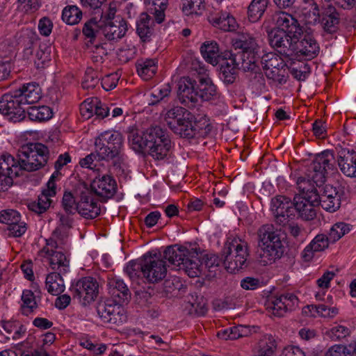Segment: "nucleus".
Wrapping results in <instances>:
<instances>
[{
	"instance_id": "nucleus-1",
	"label": "nucleus",
	"mask_w": 356,
	"mask_h": 356,
	"mask_svg": "<svg viewBox=\"0 0 356 356\" xmlns=\"http://www.w3.org/2000/svg\"><path fill=\"white\" fill-rule=\"evenodd\" d=\"M275 27L268 32L270 46L284 58L294 60L297 38L302 30L298 21L286 12H277L273 16Z\"/></svg>"
},
{
	"instance_id": "nucleus-2",
	"label": "nucleus",
	"mask_w": 356,
	"mask_h": 356,
	"mask_svg": "<svg viewBox=\"0 0 356 356\" xmlns=\"http://www.w3.org/2000/svg\"><path fill=\"white\" fill-rule=\"evenodd\" d=\"M41 97L42 90L38 83H24L1 97L0 113L11 122H21L26 118V111L23 106L36 103Z\"/></svg>"
},
{
	"instance_id": "nucleus-3",
	"label": "nucleus",
	"mask_w": 356,
	"mask_h": 356,
	"mask_svg": "<svg viewBox=\"0 0 356 356\" xmlns=\"http://www.w3.org/2000/svg\"><path fill=\"white\" fill-rule=\"evenodd\" d=\"M222 256V261L216 254L207 255L205 266L209 271L214 270L222 262L227 271H238L244 267L249 256L248 244L244 239L231 235L225 243Z\"/></svg>"
},
{
	"instance_id": "nucleus-4",
	"label": "nucleus",
	"mask_w": 356,
	"mask_h": 356,
	"mask_svg": "<svg viewBox=\"0 0 356 356\" xmlns=\"http://www.w3.org/2000/svg\"><path fill=\"white\" fill-rule=\"evenodd\" d=\"M260 262L266 266L280 259L284 253L281 231L272 224L261 226L257 230Z\"/></svg>"
},
{
	"instance_id": "nucleus-5",
	"label": "nucleus",
	"mask_w": 356,
	"mask_h": 356,
	"mask_svg": "<svg viewBox=\"0 0 356 356\" xmlns=\"http://www.w3.org/2000/svg\"><path fill=\"white\" fill-rule=\"evenodd\" d=\"M95 146L99 160L113 161L115 166L120 167L127 159L124 152V138L117 131L107 130L95 138Z\"/></svg>"
},
{
	"instance_id": "nucleus-6",
	"label": "nucleus",
	"mask_w": 356,
	"mask_h": 356,
	"mask_svg": "<svg viewBox=\"0 0 356 356\" xmlns=\"http://www.w3.org/2000/svg\"><path fill=\"white\" fill-rule=\"evenodd\" d=\"M19 171L33 172L44 166L49 159V149L39 143L22 145L17 155Z\"/></svg>"
},
{
	"instance_id": "nucleus-7",
	"label": "nucleus",
	"mask_w": 356,
	"mask_h": 356,
	"mask_svg": "<svg viewBox=\"0 0 356 356\" xmlns=\"http://www.w3.org/2000/svg\"><path fill=\"white\" fill-rule=\"evenodd\" d=\"M233 46L236 50H241L236 55L241 60V67L245 71L254 70L259 58L255 38L249 33H242L234 40Z\"/></svg>"
},
{
	"instance_id": "nucleus-8",
	"label": "nucleus",
	"mask_w": 356,
	"mask_h": 356,
	"mask_svg": "<svg viewBox=\"0 0 356 356\" xmlns=\"http://www.w3.org/2000/svg\"><path fill=\"white\" fill-rule=\"evenodd\" d=\"M148 139V154L154 159L162 160L167 156L172 143L165 129L159 126H152L146 130Z\"/></svg>"
},
{
	"instance_id": "nucleus-9",
	"label": "nucleus",
	"mask_w": 356,
	"mask_h": 356,
	"mask_svg": "<svg viewBox=\"0 0 356 356\" xmlns=\"http://www.w3.org/2000/svg\"><path fill=\"white\" fill-rule=\"evenodd\" d=\"M336 161L332 150H324L316 154L312 163L307 168L309 176L316 182L324 183L327 177L336 172Z\"/></svg>"
},
{
	"instance_id": "nucleus-10",
	"label": "nucleus",
	"mask_w": 356,
	"mask_h": 356,
	"mask_svg": "<svg viewBox=\"0 0 356 356\" xmlns=\"http://www.w3.org/2000/svg\"><path fill=\"white\" fill-rule=\"evenodd\" d=\"M70 292L74 299L83 306H87L95 301L99 293V284L92 277H83L72 283Z\"/></svg>"
},
{
	"instance_id": "nucleus-11",
	"label": "nucleus",
	"mask_w": 356,
	"mask_h": 356,
	"mask_svg": "<svg viewBox=\"0 0 356 356\" xmlns=\"http://www.w3.org/2000/svg\"><path fill=\"white\" fill-rule=\"evenodd\" d=\"M166 273L167 268L163 259L149 253L143 255L142 275L148 282H158L166 276Z\"/></svg>"
},
{
	"instance_id": "nucleus-12",
	"label": "nucleus",
	"mask_w": 356,
	"mask_h": 356,
	"mask_svg": "<svg viewBox=\"0 0 356 356\" xmlns=\"http://www.w3.org/2000/svg\"><path fill=\"white\" fill-rule=\"evenodd\" d=\"M208 125L205 119L197 121L194 115L189 112L188 115L183 118L172 131L180 137L193 138L206 133L205 129Z\"/></svg>"
},
{
	"instance_id": "nucleus-13",
	"label": "nucleus",
	"mask_w": 356,
	"mask_h": 356,
	"mask_svg": "<svg viewBox=\"0 0 356 356\" xmlns=\"http://www.w3.org/2000/svg\"><path fill=\"white\" fill-rule=\"evenodd\" d=\"M271 211L275 221L280 225H286L289 220L295 216L293 202L290 198L278 195L271 200Z\"/></svg>"
},
{
	"instance_id": "nucleus-14",
	"label": "nucleus",
	"mask_w": 356,
	"mask_h": 356,
	"mask_svg": "<svg viewBox=\"0 0 356 356\" xmlns=\"http://www.w3.org/2000/svg\"><path fill=\"white\" fill-rule=\"evenodd\" d=\"M298 302V298L293 293L282 294L270 298L266 307L277 316H283L288 311L292 310Z\"/></svg>"
},
{
	"instance_id": "nucleus-15",
	"label": "nucleus",
	"mask_w": 356,
	"mask_h": 356,
	"mask_svg": "<svg viewBox=\"0 0 356 356\" xmlns=\"http://www.w3.org/2000/svg\"><path fill=\"white\" fill-rule=\"evenodd\" d=\"M177 96L182 104L194 107L199 100L195 81L188 76L181 77L178 82Z\"/></svg>"
},
{
	"instance_id": "nucleus-16",
	"label": "nucleus",
	"mask_w": 356,
	"mask_h": 356,
	"mask_svg": "<svg viewBox=\"0 0 356 356\" xmlns=\"http://www.w3.org/2000/svg\"><path fill=\"white\" fill-rule=\"evenodd\" d=\"M318 193H312L308 195H296L293 198L295 211H297L300 217L305 220H311L316 216L315 207L318 206L317 198Z\"/></svg>"
},
{
	"instance_id": "nucleus-17",
	"label": "nucleus",
	"mask_w": 356,
	"mask_h": 356,
	"mask_svg": "<svg viewBox=\"0 0 356 356\" xmlns=\"http://www.w3.org/2000/svg\"><path fill=\"white\" fill-rule=\"evenodd\" d=\"M207 19L212 26L224 31H235L238 26L235 18L229 13L218 8L209 10Z\"/></svg>"
},
{
	"instance_id": "nucleus-18",
	"label": "nucleus",
	"mask_w": 356,
	"mask_h": 356,
	"mask_svg": "<svg viewBox=\"0 0 356 356\" xmlns=\"http://www.w3.org/2000/svg\"><path fill=\"white\" fill-rule=\"evenodd\" d=\"M317 202L323 209L327 211L334 212L340 207L341 194L338 187L330 184L325 185L318 193Z\"/></svg>"
},
{
	"instance_id": "nucleus-19",
	"label": "nucleus",
	"mask_w": 356,
	"mask_h": 356,
	"mask_svg": "<svg viewBox=\"0 0 356 356\" xmlns=\"http://www.w3.org/2000/svg\"><path fill=\"white\" fill-rule=\"evenodd\" d=\"M42 253L48 259L52 270H58L62 274H65L69 271L70 260L67 255V250L44 247Z\"/></svg>"
},
{
	"instance_id": "nucleus-20",
	"label": "nucleus",
	"mask_w": 356,
	"mask_h": 356,
	"mask_svg": "<svg viewBox=\"0 0 356 356\" xmlns=\"http://www.w3.org/2000/svg\"><path fill=\"white\" fill-rule=\"evenodd\" d=\"M320 47L316 40L309 35L297 38L294 60H311L316 57Z\"/></svg>"
},
{
	"instance_id": "nucleus-21",
	"label": "nucleus",
	"mask_w": 356,
	"mask_h": 356,
	"mask_svg": "<svg viewBox=\"0 0 356 356\" xmlns=\"http://www.w3.org/2000/svg\"><path fill=\"white\" fill-rule=\"evenodd\" d=\"M220 65L219 76L225 83H232L236 76V69L241 65V60L237 55L229 52L219 63Z\"/></svg>"
},
{
	"instance_id": "nucleus-22",
	"label": "nucleus",
	"mask_w": 356,
	"mask_h": 356,
	"mask_svg": "<svg viewBox=\"0 0 356 356\" xmlns=\"http://www.w3.org/2000/svg\"><path fill=\"white\" fill-rule=\"evenodd\" d=\"M340 14L332 4L324 5L321 9L320 24L329 33H335L340 24Z\"/></svg>"
},
{
	"instance_id": "nucleus-23",
	"label": "nucleus",
	"mask_w": 356,
	"mask_h": 356,
	"mask_svg": "<svg viewBox=\"0 0 356 356\" xmlns=\"http://www.w3.org/2000/svg\"><path fill=\"white\" fill-rule=\"evenodd\" d=\"M78 213L86 219H94L100 214V206L90 193H81L78 202Z\"/></svg>"
},
{
	"instance_id": "nucleus-24",
	"label": "nucleus",
	"mask_w": 356,
	"mask_h": 356,
	"mask_svg": "<svg viewBox=\"0 0 356 356\" xmlns=\"http://www.w3.org/2000/svg\"><path fill=\"white\" fill-rule=\"evenodd\" d=\"M91 189L98 196L110 198L116 191V182L110 175H103L96 177L91 183Z\"/></svg>"
},
{
	"instance_id": "nucleus-25",
	"label": "nucleus",
	"mask_w": 356,
	"mask_h": 356,
	"mask_svg": "<svg viewBox=\"0 0 356 356\" xmlns=\"http://www.w3.org/2000/svg\"><path fill=\"white\" fill-rule=\"evenodd\" d=\"M128 30L126 20L117 16L115 20L106 22L103 28V33L108 40H117L124 36Z\"/></svg>"
},
{
	"instance_id": "nucleus-26",
	"label": "nucleus",
	"mask_w": 356,
	"mask_h": 356,
	"mask_svg": "<svg viewBox=\"0 0 356 356\" xmlns=\"http://www.w3.org/2000/svg\"><path fill=\"white\" fill-rule=\"evenodd\" d=\"M337 162L341 172L348 177H356V152L342 149Z\"/></svg>"
},
{
	"instance_id": "nucleus-27",
	"label": "nucleus",
	"mask_w": 356,
	"mask_h": 356,
	"mask_svg": "<svg viewBox=\"0 0 356 356\" xmlns=\"http://www.w3.org/2000/svg\"><path fill=\"white\" fill-rule=\"evenodd\" d=\"M108 292L115 305H122L130 298V292L124 281L113 278L108 282Z\"/></svg>"
},
{
	"instance_id": "nucleus-28",
	"label": "nucleus",
	"mask_w": 356,
	"mask_h": 356,
	"mask_svg": "<svg viewBox=\"0 0 356 356\" xmlns=\"http://www.w3.org/2000/svg\"><path fill=\"white\" fill-rule=\"evenodd\" d=\"M0 175L7 179L20 175L18 161L11 154L3 153L0 156Z\"/></svg>"
},
{
	"instance_id": "nucleus-29",
	"label": "nucleus",
	"mask_w": 356,
	"mask_h": 356,
	"mask_svg": "<svg viewBox=\"0 0 356 356\" xmlns=\"http://www.w3.org/2000/svg\"><path fill=\"white\" fill-rule=\"evenodd\" d=\"M70 230L63 227H57L53 232L49 239L47 240V246L50 248L59 249L66 251L70 247Z\"/></svg>"
},
{
	"instance_id": "nucleus-30",
	"label": "nucleus",
	"mask_w": 356,
	"mask_h": 356,
	"mask_svg": "<svg viewBox=\"0 0 356 356\" xmlns=\"http://www.w3.org/2000/svg\"><path fill=\"white\" fill-rule=\"evenodd\" d=\"M49 185L50 190H42L36 201H33L28 204L29 210L38 214H41L49 208L51 203V198L56 195V192H54L52 190V184L50 183Z\"/></svg>"
},
{
	"instance_id": "nucleus-31",
	"label": "nucleus",
	"mask_w": 356,
	"mask_h": 356,
	"mask_svg": "<svg viewBox=\"0 0 356 356\" xmlns=\"http://www.w3.org/2000/svg\"><path fill=\"white\" fill-rule=\"evenodd\" d=\"M119 307H116L111 303L99 302L97 305V312L103 323L116 324L119 319Z\"/></svg>"
},
{
	"instance_id": "nucleus-32",
	"label": "nucleus",
	"mask_w": 356,
	"mask_h": 356,
	"mask_svg": "<svg viewBox=\"0 0 356 356\" xmlns=\"http://www.w3.org/2000/svg\"><path fill=\"white\" fill-rule=\"evenodd\" d=\"M189 251V249L184 247L169 246L165 250L163 257L169 263L180 268Z\"/></svg>"
},
{
	"instance_id": "nucleus-33",
	"label": "nucleus",
	"mask_w": 356,
	"mask_h": 356,
	"mask_svg": "<svg viewBox=\"0 0 356 356\" xmlns=\"http://www.w3.org/2000/svg\"><path fill=\"white\" fill-rule=\"evenodd\" d=\"M153 24L154 21L149 15L145 13L140 14L136 22V32L143 42L150 40L153 33Z\"/></svg>"
},
{
	"instance_id": "nucleus-34",
	"label": "nucleus",
	"mask_w": 356,
	"mask_h": 356,
	"mask_svg": "<svg viewBox=\"0 0 356 356\" xmlns=\"http://www.w3.org/2000/svg\"><path fill=\"white\" fill-rule=\"evenodd\" d=\"M200 51L205 60L213 65H216L220 63L224 57L219 53V47L215 41H206L201 47Z\"/></svg>"
},
{
	"instance_id": "nucleus-35",
	"label": "nucleus",
	"mask_w": 356,
	"mask_h": 356,
	"mask_svg": "<svg viewBox=\"0 0 356 356\" xmlns=\"http://www.w3.org/2000/svg\"><path fill=\"white\" fill-rule=\"evenodd\" d=\"M201 266L197 253L193 249H191L189 251V254L186 257L180 269L184 270L189 277H195L200 275Z\"/></svg>"
},
{
	"instance_id": "nucleus-36",
	"label": "nucleus",
	"mask_w": 356,
	"mask_h": 356,
	"mask_svg": "<svg viewBox=\"0 0 356 356\" xmlns=\"http://www.w3.org/2000/svg\"><path fill=\"white\" fill-rule=\"evenodd\" d=\"M323 183H318L309 176V170H307L304 177H300L296 181V184L300 193L298 195L310 196L312 193H318L316 187H321Z\"/></svg>"
},
{
	"instance_id": "nucleus-37",
	"label": "nucleus",
	"mask_w": 356,
	"mask_h": 356,
	"mask_svg": "<svg viewBox=\"0 0 356 356\" xmlns=\"http://www.w3.org/2000/svg\"><path fill=\"white\" fill-rule=\"evenodd\" d=\"M59 272L49 273L45 280V288L49 293L58 296L65 291L64 280Z\"/></svg>"
},
{
	"instance_id": "nucleus-38",
	"label": "nucleus",
	"mask_w": 356,
	"mask_h": 356,
	"mask_svg": "<svg viewBox=\"0 0 356 356\" xmlns=\"http://www.w3.org/2000/svg\"><path fill=\"white\" fill-rule=\"evenodd\" d=\"M189 111L181 106H174L167 110L164 115V120L172 131L182 119L188 115Z\"/></svg>"
},
{
	"instance_id": "nucleus-39",
	"label": "nucleus",
	"mask_w": 356,
	"mask_h": 356,
	"mask_svg": "<svg viewBox=\"0 0 356 356\" xmlns=\"http://www.w3.org/2000/svg\"><path fill=\"white\" fill-rule=\"evenodd\" d=\"M199 99L209 101L216 95V88L211 79L204 76L200 78L199 83H196Z\"/></svg>"
},
{
	"instance_id": "nucleus-40",
	"label": "nucleus",
	"mask_w": 356,
	"mask_h": 356,
	"mask_svg": "<svg viewBox=\"0 0 356 356\" xmlns=\"http://www.w3.org/2000/svg\"><path fill=\"white\" fill-rule=\"evenodd\" d=\"M269 3L270 0H251L247 10L249 21L252 22L259 21L264 15Z\"/></svg>"
},
{
	"instance_id": "nucleus-41",
	"label": "nucleus",
	"mask_w": 356,
	"mask_h": 356,
	"mask_svg": "<svg viewBox=\"0 0 356 356\" xmlns=\"http://www.w3.org/2000/svg\"><path fill=\"white\" fill-rule=\"evenodd\" d=\"M147 10L154 15L155 21L161 24L165 19V10L168 5V0H145Z\"/></svg>"
},
{
	"instance_id": "nucleus-42",
	"label": "nucleus",
	"mask_w": 356,
	"mask_h": 356,
	"mask_svg": "<svg viewBox=\"0 0 356 356\" xmlns=\"http://www.w3.org/2000/svg\"><path fill=\"white\" fill-rule=\"evenodd\" d=\"M30 120L35 122H44L49 120L53 116L52 109L47 106H31L27 111Z\"/></svg>"
},
{
	"instance_id": "nucleus-43",
	"label": "nucleus",
	"mask_w": 356,
	"mask_h": 356,
	"mask_svg": "<svg viewBox=\"0 0 356 356\" xmlns=\"http://www.w3.org/2000/svg\"><path fill=\"white\" fill-rule=\"evenodd\" d=\"M321 10L318 4L312 1L309 8H304L302 11V20L307 26H314L320 23Z\"/></svg>"
},
{
	"instance_id": "nucleus-44",
	"label": "nucleus",
	"mask_w": 356,
	"mask_h": 356,
	"mask_svg": "<svg viewBox=\"0 0 356 356\" xmlns=\"http://www.w3.org/2000/svg\"><path fill=\"white\" fill-rule=\"evenodd\" d=\"M308 309L312 316L316 313L319 316L323 318H332L339 314V309L336 307H329L325 304L307 305L304 308V312L307 313Z\"/></svg>"
},
{
	"instance_id": "nucleus-45",
	"label": "nucleus",
	"mask_w": 356,
	"mask_h": 356,
	"mask_svg": "<svg viewBox=\"0 0 356 356\" xmlns=\"http://www.w3.org/2000/svg\"><path fill=\"white\" fill-rule=\"evenodd\" d=\"M51 61V47L45 43L39 45L35 52L34 63L38 69H43Z\"/></svg>"
},
{
	"instance_id": "nucleus-46",
	"label": "nucleus",
	"mask_w": 356,
	"mask_h": 356,
	"mask_svg": "<svg viewBox=\"0 0 356 356\" xmlns=\"http://www.w3.org/2000/svg\"><path fill=\"white\" fill-rule=\"evenodd\" d=\"M146 131L143 132L133 131L129 135V142L131 148L136 152L147 151L148 148Z\"/></svg>"
},
{
	"instance_id": "nucleus-47",
	"label": "nucleus",
	"mask_w": 356,
	"mask_h": 356,
	"mask_svg": "<svg viewBox=\"0 0 356 356\" xmlns=\"http://www.w3.org/2000/svg\"><path fill=\"white\" fill-rule=\"evenodd\" d=\"M83 16L82 11L76 6L71 5L64 8L62 19L69 25L77 24Z\"/></svg>"
},
{
	"instance_id": "nucleus-48",
	"label": "nucleus",
	"mask_w": 356,
	"mask_h": 356,
	"mask_svg": "<svg viewBox=\"0 0 356 356\" xmlns=\"http://www.w3.org/2000/svg\"><path fill=\"white\" fill-rule=\"evenodd\" d=\"M137 72L144 80H149L156 72V62L153 59H147L137 64Z\"/></svg>"
},
{
	"instance_id": "nucleus-49",
	"label": "nucleus",
	"mask_w": 356,
	"mask_h": 356,
	"mask_svg": "<svg viewBox=\"0 0 356 356\" xmlns=\"http://www.w3.org/2000/svg\"><path fill=\"white\" fill-rule=\"evenodd\" d=\"M21 300L22 302L21 307L24 314L28 315L38 308L36 297L31 290L24 289L22 291Z\"/></svg>"
},
{
	"instance_id": "nucleus-50",
	"label": "nucleus",
	"mask_w": 356,
	"mask_h": 356,
	"mask_svg": "<svg viewBox=\"0 0 356 356\" xmlns=\"http://www.w3.org/2000/svg\"><path fill=\"white\" fill-rule=\"evenodd\" d=\"M352 226L346 222H339L332 225L330 228L328 237L332 243H334L339 240L345 234L351 230Z\"/></svg>"
},
{
	"instance_id": "nucleus-51",
	"label": "nucleus",
	"mask_w": 356,
	"mask_h": 356,
	"mask_svg": "<svg viewBox=\"0 0 356 356\" xmlns=\"http://www.w3.org/2000/svg\"><path fill=\"white\" fill-rule=\"evenodd\" d=\"M204 0H181L182 11L186 15H201L204 8Z\"/></svg>"
},
{
	"instance_id": "nucleus-52",
	"label": "nucleus",
	"mask_w": 356,
	"mask_h": 356,
	"mask_svg": "<svg viewBox=\"0 0 356 356\" xmlns=\"http://www.w3.org/2000/svg\"><path fill=\"white\" fill-rule=\"evenodd\" d=\"M99 27L98 22L95 18H92L85 22L82 32L84 36L89 39L90 43H92L95 40Z\"/></svg>"
},
{
	"instance_id": "nucleus-53",
	"label": "nucleus",
	"mask_w": 356,
	"mask_h": 356,
	"mask_svg": "<svg viewBox=\"0 0 356 356\" xmlns=\"http://www.w3.org/2000/svg\"><path fill=\"white\" fill-rule=\"evenodd\" d=\"M99 104L98 98L86 99L80 105V113L81 116L88 120L93 116L96 105Z\"/></svg>"
},
{
	"instance_id": "nucleus-54",
	"label": "nucleus",
	"mask_w": 356,
	"mask_h": 356,
	"mask_svg": "<svg viewBox=\"0 0 356 356\" xmlns=\"http://www.w3.org/2000/svg\"><path fill=\"white\" fill-rule=\"evenodd\" d=\"M99 81L98 73L92 68H88L83 78L82 87L87 90L93 89Z\"/></svg>"
},
{
	"instance_id": "nucleus-55",
	"label": "nucleus",
	"mask_w": 356,
	"mask_h": 356,
	"mask_svg": "<svg viewBox=\"0 0 356 356\" xmlns=\"http://www.w3.org/2000/svg\"><path fill=\"white\" fill-rule=\"evenodd\" d=\"M21 218L20 213L16 210L7 209L0 211V222L8 225L16 224Z\"/></svg>"
},
{
	"instance_id": "nucleus-56",
	"label": "nucleus",
	"mask_w": 356,
	"mask_h": 356,
	"mask_svg": "<svg viewBox=\"0 0 356 356\" xmlns=\"http://www.w3.org/2000/svg\"><path fill=\"white\" fill-rule=\"evenodd\" d=\"M62 207L67 214H74L78 212V202L71 192H65L62 200Z\"/></svg>"
},
{
	"instance_id": "nucleus-57",
	"label": "nucleus",
	"mask_w": 356,
	"mask_h": 356,
	"mask_svg": "<svg viewBox=\"0 0 356 356\" xmlns=\"http://www.w3.org/2000/svg\"><path fill=\"white\" fill-rule=\"evenodd\" d=\"M261 64L264 69H280L282 67V62L280 61L273 53H268L261 57Z\"/></svg>"
},
{
	"instance_id": "nucleus-58",
	"label": "nucleus",
	"mask_w": 356,
	"mask_h": 356,
	"mask_svg": "<svg viewBox=\"0 0 356 356\" xmlns=\"http://www.w3.org/2000/svg\"><path fill=\"white\" fill-rule=\"evenodd\" d=\"M330 242L329 237L325 234H318L310 242L309 245L313 250L316 252L323 251L329 245Z\"/></svg>"
},
{
	"instance_id": "nucleus-59",
	"label": "nucleus",
	"mask_w": 356,
	"mask_h": 356,
	"mask_svg": "<svg viewBox=\"0 0 356 356\" xmlns=\"http://www.w3.org/2000/svg\"><path fill=\"white\" fill-rule=\"evenodd\" d=\"M79 345L92 352L95 355H101L106 350V346L101 344L99 346L94 343L90 339L82 337L79 339Z\"/></svg>"
},
{
	"instance_id": "nucleus-60",
	"label": "nucleus",
	"mask_w": 356,
	"mask_h": 356,
	"mask_svg": "<svg viewBox=\"0 0 356 356\" xmlns=\"http://www.w3.org/2000/svg\"><path fill=\"white\" fill-rule=\"evenodd\" d=\"M125 271L132 280L139 277L140 274L142 275V260L140 261H129L126 266Z\"/></svg>"
},
{
	"instance_id": "nucleus-61",
	"label": "nucleus",
	"mask_w": 356,
	"mask_h": 356,
	"mask_svg": "<svg viewBox=\"0 0 356 356\" xmlns=\"http://www.w3.org/2000/svg\"><path fill=\"white\" fill-rule=\"evenodd\" d=\"M171 92V87L170 84H164L161 87H158L154 89L152 92V97L155 99L152 101V104H156L161 100H163L165 97H168Z\"/></svg>"
},
{
	"instance_id": "nucleus-62",
	"label": "nucleus",
	"mask_w": 356,
	"mask_h": 356,
	"mask_svg": "<svg viewBox=\"0 0 356 356\" xmlns=\"http://www.w3.org/2000/svg\"><path fill=\"white\" fill-rule=\"evenodd\" d=\"M325 356H351V351L343 345H334L325 353Z\"/></svg>"
},
{
	"instance_id": "nucleus-63",
	"label": "nucleus",
	"mask_w": 356,
	"mask_h": 356,
	"mask_svg": "<svg viewBox=\"0 0 356 356\" xmlns=\"http://www.w3.org/2000/svg\"><path fill=\"white\" fill-rule=\"evenodd\" d=\"M26 224L21 221V219L16 224H13L8 227V235L13 237H20L26 231Z\"/></svg>"
},
{
	"instance_id": "nucleus-64",
	"label": "nucleus",
	"mask_w": 356,
	"mask_h": 356,
	"mask_svg": "<svg viewBox=\"0 0 356 356\" xmlns=\"http://www.w3.org/2000/svg\"><path fill=\"white\" fill-rule=\"evenodd\" d=\"M38 28L42 35L49 36L52 31L53 23L49 17H43L39 20Z\"/></svg>"
}]
</instances>
